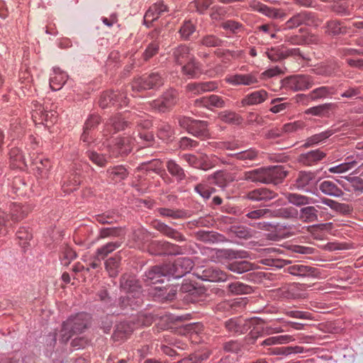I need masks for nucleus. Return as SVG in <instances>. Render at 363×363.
<instances>
[{"label":"nucleus","instance_id":"nucleus-51","mask_svg":"<svg viewBox=\"0 0 363 363\" xmlns=\"http://www.w3.org/2000/svg\"><path fill=\"white\" fill-rule=\"evenodd\" d=\"M123 235V230L121 227H106L99 230V238H119Z\"/></svg>","mask_w":363,"mask_h":363},{"label":"nucleus","instance_id":"nucleus-7","mask_svg":"<svg viewBox=\"0 0 363 363\" xmlns=\"http://www.w3.org/2000/svg\"><path fill=\"white\" fill-rule=\"evenodd\" d=\"M135 139L130 136L118 138L107 146L109 157H118L127 155L133 149Z\"/></svg>","mask_w":363,"mask_h":363},{"label":"nucleus","instance_id":"nucleus-32","mask_svg":"<svg viewBox=\"0 0 363 363\" xmlns=\"http://www.w3.org/2000/svg\"><path fill=\"white\" fill-rule=\"evenodd\" d=\"M268 210L269 218L293 219L297 218V209L291 206L281 207L279 208H268Z\"/></svg>","mask_w":363,"mask_h":363},{"label":"nucleus","instance_id":"nucleus-52","mask_svg":"<svg viewBox=\"0 0 363 363\" xmlns=\"http://www.w3.org/2000/svg\"><path fill=\"white\" fill-rule=\"evenodd\" d=\"M265 169H256L244 173V179L252 182L265 183Z\"/></svg>","mask_w":363,"mask_h":363},{"label":"nucleus","instance_id":"nucleus-20","mask_svg":"<svg viewBox=\"0 0 363 363\" xmlns=\"http://www.w3.org/2000/svg\"><path fill=\"white\" fill-rule=\"evenodd\" d=\"M269 96V93L264 89L256 90L245 95L240 104L242 107L257 106L267 100Z\"/></svg>","mask_w":363,"mask_h":363},{"label":"nucleus","instance_id":"nucleus-29","mask_svg":"<svg viewBox=\"0 0 363 363\" xmlns=\"http://www.w3.org/2000/svg\"><path fill=\"white\" fill-rule=\"evenodd\" d=\"M284 196L290 204L297 207L302 208L305 206L315 204L316 203L315 199L297 193L289 192L286 193Z\"/></svg>","mask_w":363,"mask_h":363},{"label":"nucleus","instance_id":"nucleus-56","mask_svg":"<svg viewBox=\"0 0 363 363\" xmlns=\"http://www.w3.org/2000/svg\"><path fill=\"white\" fill-rule=\"evenodd\" d=\"M82 179L79 173L76 172L72 179L65 177L63 179L62 189L65 193L69 194L76 189L79 185Z\"/></svg>","mask_w":363,"mask_h":363},{"label":"nucleus","instance_id":"nucleus-2","mask_svg":"<svg viewBox=\"0 0 363 363\" xmlns=\"http://www.w3.org/2000/svg\"><path fill=\"white\" fill-rule=\"evenodd\" d=\"M164 71H155L135 79L131 84L133 91L140 92L149 89H158L164 82Z\"/></svg>","mask_w":363,"mask_h":363},{"label":"nucleus","instance_id":"nucleus-6","mask_svg":"<svg viewBox=\"0 0 363 363\" xmlns=\"http://www.w3.org/2000/svg\"><path fill=\"white\" fill-rule=\"evenodd\" d=\"M314 84L313 77L306 74H295L281 80V86L294 91L308 89Z\"/></svg>","mask_w":363,"mask_h":363},{"label":"nucleus","instance_id":"nucleus-23","mask_svg":"<svg viewBox=\"0 0 363 363\" xmlns=\"http://www.w3.org/2000/svg\"><path fill=\"white\" fill-rule=\"evenodd\" d=\"M340 131V128L332 126L325 131L315 134L308 138L303 145L304 147H309L316 146L326 141L328 138L334 135L335 133Z\"/></svg>","mask_w":363,"mask_h":363},{"label":"nucleus","instance_id":"nucleus-15","mask_svg":"<svg viewBox=\"0 0 363 363\" xmlns=\"http://www.w3.org/2000/svg\"><path fill=\"white\" fill-rule=\"evenodd\" d=\"M223 324L226 331L233 335L245 334L250 329V321L241 317L229 318Z\"/></svg>","mask_w":363,"mask_h":363},{"label":"nucleus","instance_id":"nucleus-24","mask_svg":"<svg viewBox=\"0 0 363 363\" xmlns=\"http://www.w3.org/2000/svg\"><path fill=\"white\" fill-rule=\"evenodd\" d=\"M182 158L191 166L196 169H201L204 171L208 170L213 167V164L208 160L206 155H202L197 157L194 155L185 154Z\"/></svg>","mask_w":363,"mask_h":363},{"label":"nucleus","instance_id":"nucleus-35","mask_svg":"<svg viewBox=\"0 0 363 363\" xmlns=\"http://www.w3.org/2000/svg\"><path fill=\"white\" fill-rule=\"evenodd\" d=\"M182 72L188 78H197L201 74V65L194 57L182 66Z\"/></svg>","mask_w":363,"mask_h":363},{"label":"nucleus","instance_id":"nucleus-41","mask_svg":"<svg viewBox=\"0 0 363 363\" xmlns=\"http://www.w3.org/2000/svg\"><path fill=\"white\" fill-rule=\"evenodd\" d=\"M168 172L175 178L177 182H181L186 178L184 169L173 160H169L166 163Z\"/></svg>","mask_w":363,"mask_h":363},{"label":"nucleus","instance_id":"nucleus-37","mask_svg":"<svg viewBox=\"0 0 363 363\" xmlns=\"http://www.w3.org/2000/svg\"><path fill=\"white\" fill-rule=\"evenodd\" d=\"M319 189L327 196L340 197L344 193L337 185L332 181L325 180L319 184Z\"/></svg>","mask_w":363,"mask_h":363},{"label":"nucleus","instance_id":"nucleus-33","mask_svg":"<svg viewBox=\"0 0 363 363\" xmlns=\"http://www.w3.org/2000/svg\"><path fill=\"white\" fill-rule=\"evenodd\" d=\"M167 11V7L163 4V1H156L146 11L144 21H153L157 20L161 15Z\"/></svg>","mask_w":363,"mask_h":363},{"label":"nucleus","instance_id":"nucleus-27","mask_svg":"<svg viewBox=\"0 0 363 363\" xmlns=\"http://www.w3.org/2000/svg\"><path fill=\"white\" fill-rule=\"evenodd\" d=\"M134 330V324L128 322H120L116 325L112 335L114 341H123L128 338Z\"/></svg>","mask_w":363,"mask_h":363},{"label":"nucleus","instance_id":"nucleus-25","mask_svg":"<svg viewBox=\"0 0 363 363\" xmlns=\"http://www.w3.org/2000/svg\"><path fill=\"white\" fill-rule=\"evenodd\" d=\"M318 182L315 175L311 172H301L296 179V184L298 189L311 192V188Z\"/></svg>","mask_w":363,"mask_h":363},{"label":"nucleus","instance_id":"nucleus-53","mask_svg":"<svg viewBox=\"0 0 363 363\" xmlns=\"http://www.w3.org/2000/svg\"><path fill=\"white\" fill-rule=\"evenodd\" d=\"M157 212L162 217H168L172 219L184 218L186 213L184 210L168 208H158Z\"/></svg>","mask_w":363,"mask_h":363},{"label":"nucleus","instance_id":"nucleus-1","mask_svg":"<svg viewBox=\"0 0 363 363\" xmlns=\"http://www.w3.org/2000/svg\"><path fill=\"white\" fill-rule=\"evenodd\" d=\"M90 319V315L83 312L69 316L62 323L59 332L60 342L66 344L73 335L84 333L89 327Z\"/></svg>","mask_w":363,"mask_h":363},{"label":"nucleus","instance_id":"nucleus-17","mask_svg":"<svg viewBox=\"0 0 363 363\" xmlns=\"http://www.w3.org/2000/svg\"><path fill=\"white\" fill-rule=\"evenodd\" d=\"M130 121H125L124 118H121V116H116L112 118L109 120L108 123L106 124V127L105 129L104 135H106L107 133H115L117 131L124 130L126 127L129 125L130 123L139 125L140 120L139 117L135 114L130 115Z\"/></svg>","mask_w":363,"mask_h":363},{"label":"nucleus","instance_id":"nucleus-11","mask_svg":"<svg viewBox=\"0 0 363 363\" xmlns=\"http://www.w3.org/2000/svg\"><path fill=\"white\" fill-rule=\"evenodd\" d=\"M194 275L198 279L211 282H223L228 279L229 275L217 267H200L196 269Z\"/></svg>","mask_w":363,"mask_h":363},{"label":"nucleus","instance_id":"nucleus-57","mask_svg":"<svg viewBox=\"0 0 363 363\" xmlns=\"http://www.w3.org/2000/svg\"><path fill=\"white\" fill-rule=\"evenodd\" d=\"M220 119L227 123L238 125L242 123V117L234 111H224L219 113Z\"/></svg>","mask_w":363,"mask_h":363},{"label":"nucleus","instance_id":"nucleus-34","mask_svg":"<svg viewBox=\"0 0 363 363\" xmlns=\"http://www.w3.org/2000/svg\"><path fill=\"white\" fill-rule=\"evenodd\" d=\"M179 292L186 294L183 298L187 301L195 302L197 301L199 289L189 281H183L179 287Z\"/></svg>","mask_w":363,"mask_h":363},{"label":"nucleus","instance_id":"nucleus-42","mask_svg":"<svg viewBox=\"0 0 363 363\" xmlns=\"http://www.w3.org/2000/svg\"><path fill=\"white\" fill-rule=\"evenodd\" d=\"M189 133L200 138L207 137L208 135V122L194 119Z\"/></svg>","mask_w":363,"mask_h":363},{"label":"nucleus","instance_id":"nucleus-62","mask_svg":"<svg viewBox=\"0 0 363 363\" xmlns=\"http://www.w3.org/2000/svg\"><path fill=\"white\" fill-rule=\"evenodd\" d=\"M325 33L332 35H337L342 33L343 28L340 26V23L336 20H331L326 23L325 26Z\"/></svg>","mask_w":363,"mask_h":363},{"label":"nucleus","instance_id":"nucleus-64","mask_svg":"<svg viewBox=\"0 0 363 363\" xmlns=\"http://www.w3.org/2000/svg\"><path fill=\"white\" fill-rule=\"evenodd\" d=\"M174 133L173 128L168 123H162L158 126V136L162 140H170Z\"/></svg>","mask_w":363,"mask_h":363},{"label":"nucleus","instance_id":"nucleus-9","mask_svg":"<svg viewBox=\"0 0 363 363\" xmlns=\"http://www.w3.org/2000/svg\"><path fill=\"white\" fill-rule=\"evenodd\" d=\"M171 278L179 279L189 273L194 267V262L189 257H179L173 262L167 263Z\"/></svg>","mask_w":363,"mask_h":363},{"label":"nucleus","instance_id":"nucleus-39","mask_svg":"<svg viewBox=\"0 0 363 363\" xmlns=\"http://www.w3.org/2000/svg\"><path fill=\"white\" fill-rule=\"evenodd\" d=\"M143 303L142 297L139 296H131L130 295H125L121 296L118 299V306L122 310L128 308L135 310Z\"/></svg>","mask_w":363,"mask_h":363},{"label":"nucleus","instance_id":"nucleus-48","mask_svg":"<svg viewBox=\"0 0 363 363\" xmlns=\"http://www.w3.org/2000/svg\"><path fill=\"white\" fill-rule=\"evenodd\" d=\"M211 352L209 350L197 352L182 359L177 363H203L209 358Z\"/></svg>","mask_w":363,"mask_h":363},{"label":"nucleus","instance_id":"nucleus-26","mask_svg":"<svg viewBox=\"0 0 363 363\" xmlns=\"http://www.w3.org/2000/svg\"><path fill=\"white\" fill-rule=\"evenodd\" d=\"M277 196V194L267 188H259L250 191L246 197L249 200L259 202H267Z\"/></svg>","mask_w":363,"mask_h":363},{"label":"nucleus","instance_id":"nucleus-30","mask_svg":"<svg viewBox=\"0 0 363 363\" xmlns=\"http://www.w3.org/2000/svg\"><path fill=\"white\" fill-rule=\"evenodd\" d=\"M68 75L59 67H53L50 77V86L53 91L60 90L65 84Z\"/></svg>","mask_w":363,"mask_h":363},{"label":"nucleus","instance_id":"nucleus-36","mask_svg":"<svg viewBox=\"0 0 363 363\" xmlns=\"http://www.w3.org/2000/svg\"><path fill=\"white\" fill-rule=\"evenodd\" d=\"M340 69V65L337 62L333 60L320 65L314 69V73L324 77H331L336 75Z\"/></svg>","mask_w":363,"mask_h":363},{"label":"nucleus","instance_id":"nucleus-45","mask_svg":"<svg viewBox=\"0 0 363 363\" xmlns=\"http://www.w3.org/2000/svg\"><path fill=\"white\" fill-rule=\"evenodd\" d=\"M227 43L214 34H206L202 36L199 40V43L206 48L223 47L226 45Z\"/></svg>","mask_w":363,"mask_h":363},{"label":"nucleus","instance_id":"nucleus-38","mask_svg":"<svg viewBox=\"0 0 363 363\" xmlns=\"http://www.w3.org/2000/svg\"><path fill=\"white\" fill-rule=\"evenodd\" d=\"M155 228L161 233L176 241L182 242L186 240L185 237L182 233L164 223L157 222Z\"/></svg>","mask_w":363,"mask_h":363},{"label":"nucleus","instance_id":"nucleus-8","mask_svg":"<svg viewBox=\"0 0 363 363\" xmlns=\"http://www.w3.org/2000/svg\"><path fill=\"white\" fill-rule=\"evenodd\" d=\"M128 103L127 94L123 91H105L101 93L99 99V104L101 108H106L111 106L122 107L123 106H126Z\"/></svg>","mask_w":363,"mask_h":363},{"label":"nucleus","instance_id":"nucleus-54","mask_svg":"<svg viewBox=\"0 0 363 363\" xmlns=\"http://www.w3.org/2000/svg\"><path fill=\"white\" fill-rule=\"evenodd\" d=\"M349 184L343 186L345 191L363 194V179L358 177H348Z\"/></svg>","mask_w":363,"mask_h":363},{"label":"nucleus","instance_id":"nucleus-16","mask_svg":"<svg viewBox=\"0 0 363 363\" xmlns=\"http://www.w3.org/2000/svg\"><path fill=\"white\" fill-rule=\"evenodd\" d=\"M287 273L301 278H318L320 272L318 268L298 263L290 265L285 269Z\"/></svg>","mask_w":363,"mask_h":363},{"label":"nucleus","instance_id":"nucleus-18","mask_svg":"<svg viewBox=\"0 0 363 363\" xmlns=\"http://www.w3.org/2000/svg\"><path fill=\"white\" fill-rule=\"evenodd\" d=\"M288 174L285 165H275L265 169V184H278L284 179Z\"/></svg>","mask_w":363,"mask_h":363},{"label":"nucleus","instance_id":"nucleus-28","mask_svg":"<svg viewBox=\"0 0 363 363\" xmlns=\"http://www.w3.org/2000/svg\"><path fill=\"white\" fill-rule=\"evenodd\" d=\"M303 223H311L318 220V211L315 207L307 205L297 210V218Z\"/></svg>","mask_w":363,"mask_h":363},{"label":"nucleus","instance_id":"nucleus-22","mask_svg":"<svg viewBox=\"0 0 363 363\" xmlns=\"http://www.w3.org/2000/svg\"><path fill=\"white\" fill-rule=\"evenodd\" d=\"M259 155V150L255 148L250 147L245 150L230 154L229 157L238 161H240L243 167H249L250 166L251 162L258 160Z\"/></svg>","mask_w":363,"mask_h":363},{"label":"nucleus","instance_id":"nucleus-21","mask_svg":"<svg viewBox=\"0 0 363 363\" xmlns=\"http://www.w3.org/2000/svg\"><path fill=\"white\" fill-rule=\"evenodd\" d=\"M326 154L320 149L301 153L298 157V162L307 167H312L317 164L320 161L325 158Z\"/></svg>","mask_w":363,"mask_h":363},{"label":"nucleus","instance_id":"nucleus-31","mask_svg":"<svg viewBox=\"0 0 363 363\" xmlns=\"http://www.w3.org/2000/svg\"><path fill=\"white\" fill-rule=\"evenodd\" d=\"M172 56L176 64L182 65L194 57L190 48L186 45H180L172 50Z\"/></svg>","mask_w":363,"mask_h":363},{"label":"nucleus","instance_id":"nucleus-63","mask_svg":"<svg viewBox=\"0 0 363 363\" xmlns=\"http://www.w3.org/2000/svg\"><path fill=\"white\" fill-rule=\"evenodd\" d=\"M333 89L329 86H320L313 89L311 93L312 99L317 100L319 99L326 98L333 94Z\"/></svg>","mask_w":363,"mask_h":363},{"label":"nucleus","instance_id":"nucleus-49","mask_svg":"<svg viewBox=\"0 0 363 363\" xmlns=\"http://www.w3.org/2000/svg\"><path fill=\"white\" fill-rule=\"evenodd\" d=\"M121 245V242L114 241L106 243L99 247L96 251V255L98 259H104L108 254L111 253Z\"/></svg>","mask_w":363,"mask_h":363},{"label":"nucleus","instance_id":"nucleus-3","mask_svg":"<svg viewBox=\"0 0 363 363\" xmlns=\"http://www.w3.org/2000/svg\"><path fill=\"white\" fill-rule=\"evenodd\" d=\"M28 212V206H22L16 203H11L9 206V214H6V216L0 215V236L6 235L9 231V228L11 227L9 217L13 223H16L27 216Z\"/></svg>","mask_w":363,"mask_h":363},{"label":"nucleus","instance_id":"nucleus-5","mask_svg":"<svg viewBox=\"0 0 363 363\" xmlns=\"http://www.w3.org/2000/svg\"><path fill=\"white\" fill-rule=\"evenodd\" d=\"M147 251L153 255H177L184 254L185 249L167 241L151 240L147 245Z\"/></svg>","mask_w":363,"mask_h":363},{"label":"nucleus","instance_id":"nucleus-12","mask_svg":"<svg viewBox=\"0 0 363 363\" xmlns=\"http://www.w3.org/2000/svg\"><path fill=\"white\" fill-rule=\"evenodd\" d=\"M225 81L234 86H255L259 82L257 72L235 73L226 76Z\"/></svg>","mask_w":363,"mask_h":363},{"label":"nucleus","instance_id":"nucleus-55","mask_svg":"<svg viewBox=\"0 0 363 363\" xmlns=\"http://www.w3.org/2000/svg\"><path fill=\"white\" fill-rule=\"evenodd\" d=\"M9 157L13 167L22 168V165L25 164L24 156L22 151L18 147H13L10 150Z\"/></svg>","mask_w":363,"mask_h":363},{"label":"nucleus","instance_id":"nucleus-13","mask_svg":"<svg viewBox=\"0 0 363 363\" xmlns=\"http://www.w3.org/2000/svg\"><path fill=\"white\" fill-rule=\"evenodd\" d=\"M320 23V21L313 13L304 11L294 15L286 21V26L287 28L293 29L303 24L318 26Z\"/></svg>","mask_w":363,"mask_h":363},{"label":"nucleus","instance_id":"nucleus-10","mask_svg":"<svg viewBox=\"0 0 363 363\" xmlns=\"http://www.w3.org/2000/svg\"><path fill=\"white\" fill-rule=\"evenodd\" d=\"M169 272L167 264L155 265L145 272L143 280L147 285L162 283L165 279L171 278Z\"/></svg>","mask_w":363,"mask_h":363},{"label":"nucleus","instance_id":"nucleus-14","mask_svg":"<svg viewBox=\"0 0 363 363\" xmlns=\"http://www.w3.org/2000/svg\"><path fill=\"white\" fill-rule=\"evenodd\" d=\"M120 288L126 295L141 297L142 288L135 276L125 274L120 279Z\"/></svg>","mask_w":363,"mask_h":363},{"label":"nucleus","instance_id":"nucleus-46","mask_svg":"<svg viewBox=\"0 0 363 363\" xmlns=\"http://www.w3.org/2000/svg\"><path fill=\"white\" fill-rule=\"evenodd\" d=\"M227 291L231 295H241L250 294L252 289L249 285L240 281H235L228 284Z\"/></svg>","mask_w":363,"mask_h":363},{"label":"nucleus","instance_id":"nucleus-43","mask_svg":"<svg viewBox=\"0 0 363 363\" xmlns=\"http://www.w3.org/2000/svg\"><path fill=\"white\" fill-rule=\"evenodd\" d=\"M107 175L113 182L118 183L125 179L129 172L123 165H118L107 169Z\"/></svg>","mask_w":363,"mask_h":363},{"label":"nucleus","instance_id":"nucleus-61","mask_svg":"<svg viewBox=\"0 0 363 363\" xmlns=\"http://www.w3.org/2000/svg\"><path fill=\"white\" fill-rule=\"evenodd\" d=\"M196 31V26L190 21H184L181 26L179 33L182 40H187L190 36Z\"/></svg>","mask_w":363,"mask_h":363},{"label":"nucleus","instance_id":"nucleus-59","mask_svg":"<svg viewBox=\"0 0 363 363\" xmlns=\"http://www.w3.org/2000/svg\"><path fill=\"white\" fill-rule=\"evenodd\" d=\"M243 344L238 340H230L223 344V350L228 353L240 354L242 352Z\"/></svg>","mask_w":363,"mask_h":363},{"label":"nucleus","instance_id":"nucleus-19","mask_svg":"<svg viewBox=\"0 0 363 363\" xmlns=\"http://www.w3.org/2000/svg\"><path fill=\"white\" fill-rule=\"evenodd\" d=\"M194 104L197 107H203L212 110L213 108H221L225 107V101L218 95L211 94L196 99Z\"/></svg>","mask_w":363,"mask_h":363},{"label":"nucleus","instance_id":"nucleus-40","mask_svg":"<svg viewBox=\"0 0 363 363\" xmlns=\"http://www.w3.org/2000/svg\"><path fill=\"white\" fill-rule=\"evenodd\" d=\"M226 268L234 273L241 274L253 270L255 264L246 260L233 261L227 264Z\"/></svg>","mask_w":363,"mask_h":363},{"label":"nucleus","instance_id":"nucleus-50","mask_svg":"<svg viewBox=\"0 0 363 363\" xmlns=\"http://www.w3.org/2000/svg\"><path fill=\"white\" fill-rule=\"evenodd\" d=\"M357 163L356 160L348 157L346 158L345 162L330 167L328 171L330 173H344L354 168L357 165Z\"/></svg>","mask_w":363,"mask_h":363},{"label":"nucleus","instance_id":"nucleus-44","mask_svg":"<svg viewBox=\"0 0 363 363\" xmlns=\"http://www.w3.org/2000/svg\"><path fill=\"white\" fill-rule=\"evenodd\" d=\"M250 6L252 9L258 11L259 12L271 18H282V13L280 11L268 7L260 3V1H251Z\"/></svg>","mask_w":363,"mask_h":363},{"label":"nucleus","instance_id":"nucleus-58","mask_svg":"<svg viewBox=\"0 0 363 363\" xmlns=\"http://www.w3.org/2000/svg\"><path fill=\"white\" fill-rule=\"evenodd\" d=\"M138 169L160 174L162 170V164L159 160H152L141 163L138 167Z\"/></svg>","mask_w":363,"mask_h":363},{"label":"nucleus","instance_id":"nucleus-47","mask_svg":"<svg viewBox=\"0 0 363 363\" xmlns=\"http://www.w3.org/2000/svg\"><path fill=\"white\" fill-rule=\"evenodd\" d=\"M85 154L89 160L101 167L106 166L109 158V156L108 157L106 153H100L91 149H88Z\"/></svg>","mask_w":363,"mask_h":363},{"label":"nucleus","instance_id":"nucleus-4","mask_svg":"<svg viewBox=\"0 0 363 363\" xmlns=\"http://www.w3.org/2000/svg\"><path fill=\"white\" fill-rule=\"evenodd\" d=\"M179 100V92L177 90L170 88L166 90L157 99L150 103V107L160 112H169L177 104Z\"/></svg>","mask_w":363,"mask_h":363},{"label":"nucleus","instance_id":"nucleus-60","mask_svg":"<svg viewBox=\"0 0 363 363\" xmlns=\"http://www.w3.org/2000/svg\"><path fill=\"white\" fill-rule=\"evenodd\" d=\"M138 143L140 148L150 147L154 144L155 138L152 133L148 131H143L138 133Z\"/></svg>","mask_w":363,"mask_h":363}]
</instances>
